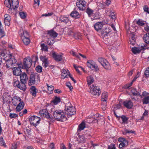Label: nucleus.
<instances>
[{
  "instance_id": "nucleus-63",
  "label": "nucleus",
  "mask_w": 149,
  "mask_h": 149,
  "mask_svg": "<svg viewBox=\"0 0 149 149\" xmlns=\"http://www.w3.org/2000/svg\"><path fill=\"white\" fill-rule=\"evenodd\" d=\"M17 148V145L16 143H14L12 144L11 149H16Z\"/></svg>"
},
{
  "instance_id": "nucleus-38",
  "label": "nucleus",
  "mask_w": 149,
  "mask_h": 149,
  "mask_svg": "<svg viewBox=\"0 0 149 149\" xmlns=\"http://www.w3.org/2000/svg\"><path fill=\"white\" fill-rule=\"evenodd\" d=\"M71 16L75 18H79L80 17L79 13L76 10H74L70 14Z\"/></svg>"
},
{
  "instance_id": "nucleus-25",
  "label": "nucleus",
  "mask_w": 149,
  "mask_h": 149,
  "mask_svg": "<svg viewBox=\"0 0 149 149\" xmlns=\"http://www.w3.org/2000/svg\"><path fill=\"white\" fill-rule=\"evenodd\" d=\"M47 32L48 35H49L51 37H53L54 38L57 37L58 35V34L56 32L52 29L48 31Z\"/></svg>"
},
{
  "instance_id": "nucleus-5",
  "label": "nucleus",
  "mask_w": 149,
  "mask_h": 149,
  "mask_svg": "<svg viewBox=\"0 0 149 149\" xmlns=\"http://www.w3.org/2000/svg\"><path fill=\"white\" fill-rule=\"evenodd\" d=\"M39 113L43 117H45L48 119L49 121L53 122L55 119L53 118H52L50 117L48 111L46 109H43L40 110Z\"/></svg>"
},
{
  "instance_id": "nucleus-57",
  "label": "nucleus",
  "mask_w": 149,
  "mask_h": 149,
  "mask_svg": "<svg viewBox=\"0 0 149 149\" xmlns=\"http://www.w3.org/2000/svg\"><path fill=\"white\" fill-rule=\"evenodd\" d=\"M143 10L145 12L149 14V8L147 5L144 6Z\"/></svg>"
},
{
  "instance_id": "nucleus-32",
  "label": "nucleus",
  "mask_w": 149,
  "mask_h": 149,
  "mask_svg": "<svg viewBox=\"0 0 149 149\" xmlns=\"http://www.w3.org/2000/svg\"><path fill=\"white\" fill-rule=\"evenodd\" d=\"M87 81L89 86L92 84L94 81V78L91 75L87 77Z\"/></svg>"
},
{
  "instance_id": "nucleus-33",
  "label": "nucleus",
  "mask_w": 149,
  "mask_h": 149,
  "mask_svg": "<svg viewBox=\"0 0 149 149\" xmlns=\"http://www.w3.org/2000/svg\"><path fill=\"white\" fill-rule=\"evenodd\" d=\"M96 64L92 60H89L87 62V65L88 67L91 69L93 68L94 65L95 66Z\"/></svg>"
},
{
  "instance_id": "nucleus-41",
  "label": "nucleus",
  "mask_w": 149,
  "mask_h": 149,
  "mask_svg": "<svg viewBox=\"0 0 149 149\" xmlns=\"http://www.w3.org/2000/svg\"><path fill=\"white\" fill-rule=\"evenodd\" d=\"M143 104H147L149 103V96L143 97L142 100Z\"/></svg>"
},
{
  "instance_id": "nucleus-6",
  "label": "nucleus",
  "mask_w": 149,
  "mask_h": 149,
  "mask_svg": "<svg viewBox=\"0 0 149 149\" xmlns=\"http://www.w3.org/2000/svg\"><path fill=\"white\" fill-rule=\"evenodd\" d=\"M29 120L31 125L36 127L39 124L40 118V117L33 116L29 118Z\"/></svg>"
},
{
  "instance_id": "nucleus-18",
  "label": "nucleus",
  "mask_w": 149,
  "mask_h": 149,
  "mask_svg": "<svg viewBox=\"0 0 149 149\" xmlns=\"http://www.w3.org/2000/svg\"><path fill=\"white\" fill-rule=\"evenodd\" d=\"M4 23L6 25L9 26L10 24V16L7 14L4 15Z\"/></svg>"
},
{
  "instance_id": "nucleus-52",
  "label": "nucleus",
  "mask_w": 149,
  "mask_h": 149,
  "mask_svg": "<svg viewBox=\"0 0 149 149\" xmlns=\"http://www.w3.org/2000/svg\"><path fill=\"white\" fill-rule=\"evenodd\" d=\"M137 24L140 26H143L145 24L143 21L141 19H139L137 22Z\"/></svg>"
},
{
  "instance_id": "nucleus-53",
  "label": "nucleus",
  "mask_w": 149,
  "mask_h": 149,
  "mask_svg": "<svg viewBox=\"0 0 149 149\" xmlns=\"http://www.w3.org/2000/svg\"><path fill=\"white\" fill-rule=\"evenodd\" d=\"M148 95H149V93L147 92L146 91H144L143 92L142 95L140 94V97H141V98H143V97H147Z\"/></svg>"
},
{
  "instance_id": "nucleus-36",
  "label": "nucleus",
  "mask_w": 149,
  "mask_h": 149,
  "mask_svg": "<svg viewBox=\"0 0 149 149\" xmlns=\"http://www.w3.org/2000/svg\"><path fill=\"white\" fill-rule=\"evenodd\" d=\"M144 42L147 44H149V33H146L143 36V38Z\"/></svg>"
},
{
  "instance_id": "nucleus-19",
  "label": "nucleus",
  "mask_w": 149,
  "mask_h": 149,
  "mask_svg": "<svg viewBox=\"0 0 149 149\" xmlns=\"http://www.w3.org/2000/svg\"><path fill=\"white\" fill-rule=\"evenodd\" d=\"M13 74L17 76L20 75L21 73V68L19 67L13 68Z\"/></svg>"
},
{
  "instance_id": "nucleus-61",
  "label": "nucleus",
  "mask_w": 149,
  "mask_h": 149,
  "mask_svg": "<svg viewBox=\"0 0 149 149\" xmlns=\"http://www.w3.org/2000/svg\"><path fill=\"white\" fill-rule=\"evenodd\" d=\"M114 108L116 110L117 109H119L121 107V105L120 104H115L114 106Z\"/></svg>"
},
{
  "instance_id": "nucleus-17",
  "label": "nucleus",
  "mask_w": 149,
  "mask_h": 149,
  "mask_svg": "<svg viewBox=\"0 0 149 149\" xmlns=\"http://www.w3.org/2000/svg\"><path fill=\"white\" fill-rule=\"evenodd\" d=\"M123 104L124 106L128 109L131 108L133 105V103L130 100L125 101Z\"/></svg>"
},
{
  "instance_id": "nucleus-39",
  "label": "nucleus",
  "mask_w": 149,
  "mask_h": 149,
  "mask_svg": "<svg viewBox=\"0 0 149 149\" xmlns=\"http://www.w3.org/2000/svg\"><path fill=\"white\" fill-rule=\"evenodd\" d=\"M65 31L69 36H72L74 35V32L72 28H67L65 29Z\"/></svg>"
},
{
  "instance_id": "nucleus-43",
  "label": "nucleus",
  "mask_w": 149,
  "mask_h": 149,
  "mask_svg": "<svg viewBox=\"0 0 149 149\" xmlns=\"http://www.w3.org/2000/svg\"><path fill=\"white\" fill-rule=\"evenodd\" d=\"M13 86L15 87H17L19 86V84L20 83L19 81L18 80L16 79H13Z\"/></svg>"
},
{
  "instance_id": "nucleus-50",
  "label": "nucleus",
  "mask_w": 149,
  "mask_h": 149,
  "mask_svg": "<svg viewBox=\"0 0 149 149\" xmlns=\"http://www.w3.org/2000/svg\"><path fill=\"white\" fill-rule=\"evenodd\" d=\"M47 86L48 88V91H49L51 93V92L54 90V87L52 85L49 86L48 84H47Z\"/></svg>"
},
{
  "instance_id": "nucleus-28",
  "label": "nucleus",
  "mask_w": 149,
  "mask_h": 149,
  "mask_svg": "<svg viewBox=\"0 0 149 149\" xmlns=\"http://www.w3.org/2000/svg\"><path fill=\"white\" fill-rule=\"evenodd\" d=\"M38 90L36 88L35 86H32L30 89V92L32 96L35 97L36 95V94Z\"/></svg>"
},
{
  "instance_id": "nucleus-54",
  "label": "nucleus",
  "mask_w": 149,
  "mask_h": 149,
  "mask_svg": "<svg viewBox=\"0 0 149 149\" xmlns=\"http://www.w3.org/2000/svg\"><path fill=\"white\" fill-rule=\"evenodd\" d=\"M19 14L20 17L22 19H24L26 17V14L23 12H20Z\"/></svg>"
},
{
  "instance_id": "nucleus-13",
  "label": "nucleus",
  "mask_w": 149,
  "mask_h": 149,
  "mask_svg": "<svg viewBox=\"0 0 149 149\" xmlns=\"http://www.w3.org/2000/svg\"><path fill=\"white\" fill-rule=\"evenodd\" d=\"M40 58L42 62V65L43 67L46 68L48 66L49 63L48 61V58L46 56H41Z\"/></svg>"
},
{
  "instance_id": "nucleus-22",
  "label": "nucleus",
  "mask_w": 149,
  "mask_h": 149,
  "mask_svg": "<svg viewBox=\"0 0 149 149\" xmlns=\"http://www.w3.org/2000/svg\"><path fill=\"white\" fill-rule=\"evenodd\" d=\"M102 22H97L94 25V27L97 31L100 30L102 28Z\"/></svg>"
},
{
  "instance_id": "nucleus-64",
  "label": "nucleus",
  "mask_w": 149,
  "mask_h": 149,
  "mask_svg": "<svg viewBox=\"0 0 149 149\" xmlns=\"http://www.w3.org/2000/svg\"><path fill=\"white\" fill-rule=\"evenodd\" d=\"M108 149H116L115 145H111L108 148Z\"/></svg>"
},
{
  "instance_id": "nucleus-51",
  "label": "nucleus",
  "mask_w": 149,
  "mask_h": 149,
  "mask_svg": "<svg viewBox=\"0 0 149 149\" xmlns=\"http://www.w3.org/2000/svg\"><path fill=\"white\" fill-rule=\"evenodd\" d=\"M85 134H84L83 135L85 136V137L86 138H89L90 136H91V132L89 131H86L85 132H84Z\"/></svg>"
},
{
  "instance_id": "nucleus-12",
  "label": "nucleus",
  "mask_w": 149,
  "mask_h": 149,
  "mask_svg": "<svg viewBox=\"0 0 149 149\" xmlns=\"http://www.w3.org/2000/svg\"><path fill=\"white\" fill-rule=\"evenodd\" d=\"M146 46L145 45L143 46L141 45V47L139 46L138 47H134L132 49V52L134 54H136L139 53L141 50L146 49Z\"/></svg>"
},
{
  "instance_id": "nucleus-31",
  "label": "nucleus",
  "mask_w": 149,
  "mask_h": 149,
  "mask_svg": "<svg viewBox=\"0 0 149 149\" xmlns=\"http://www.w3.org/2000/svg\"><path fill=\"white\" fill-rule=\"evenodd\" d=\"M4 3L5 6L9 8L8 9V11L10 13L12 9L10 0H5Z\"/></svg>"
},
{
  "instance_id": "nucleus-11",
  "label": "nucleus",
  "mask_w": 149,
  "mask_h": 149,
  "mask_svg": "<svg viewBox=\"0 0 149 149\" xmlns=\"http://www.w3.org/2000/svg\"><path fill=\"white\" fill-rule=\"evenodd\" d=\"M86 2L84 0H78L76 3V6L80 10H84L86 8Z\"/></svg>"
},
{
  "instance_id": "nucleus-37",
  "label": "nucleus",
  "mask_w": 149,
  "mask_h": 149,
  "mask_svg": "<svg viewBox=\"0 0 149 149\" xmlns=\"http://www.w3.org/2000/svg\"><path fill=\"white\" fill-rule=\"evenodd\" d=\"M131 92L132 95L134 96H139L141 93L136 88H133L131 90Z\"/></svg>"
},
{
  "instance_id": "nucleus-35",
  "label": "nucleus",
  "mask_w": 149,
  "mask_h": 149,
  "mask_svg": "<svg viewBox=\"0 0 149 149\" xmlns=\"http://www.w3.org/2000/svg\"><path fill=\"white\" fill-rule=\"evenodd\" d=\"M108 93L106 92H103L102 95L101 100L106 102L108 97Z\"/></svg>"
},
{
  "instance_id": "nucleus-23",
  "label": "nucleus",
  "mask_w": 149,
  "mask_h": 149,
  "mask_svg": "<svg viewBox=\"0 0 149 149\" xmlns=\"http://www.w3.org/2000/svg\"><path fill=\"white\" fill-rule=\"evenodd\" d=\"M3 100L5 102H9L11 99V97L10 95L7 93H4L3 95Z\"/></svg>"
},
{
  "instance_id": "nucleus-24",
  "label": "nucleus",
  "mask_w": 149,
  "mask_h": 149,
  "mask_svg": "<svg viewBox=\"0 0 149 149\" xmlns=\"http://www.w3.org/2000/svg\"><path fill=\"white\" fill-rule=\"evenodd\" d=\"M24 105V104L23 102H19V103L16 107L15 109L16 111L17 112L20 111L23 109Z\"/></svg>"
},
{
  "instance_id": "nucleus-7",
  "label": "nucleus",
  "mask_w": 149,
  "mask_h": 149,
  "mask_svg": "<svg viewBox=\"0 0 149 149\" xmlns=\"http://www.w3.org/2000/svg\"><path fill=\"white\" fill-rule=\"evenodd\" d=\"M39 79V77L38 75L32 73L30 76L28 84L30 86L34 85L36 82L38 81Z\"/></svg>"
},
{
  "instance_id": "nucleus-59",
  "label": "nucleus",
  "mask_w": 149,
  "mask_h": 149,
  "mask_svg": "<svg viewBox=\"0 0 149 149\" xmlns=\"http://www.w3.org/2000/svg\"><path fill=\"white\" fill-rule=\"evenodd\" d=\"M131 38L132 41L131 40H130V41H131L130 43L133 45L135 43V37L133 35H132Z\"/></svg>"
},
{
  "instance_id": "nucleus-8",
  "label": "nucleus",
  "mask_w": 149,
  "mask_h": 149,
  "mask_svg": "<svg viewBox=\"0 0 149 149\" xmlns=\"http://www.w3.org/2000/svg\"><path fill=\"white\" fill-rule=\"evenodd\" d=\"M98 61L105 69L107 70L110 69V64L105 59L102 57H100L98 58Z\"/></svg>"
},
{
  "instance_id": "nucleus-56",
  "label": "nucleus",
  "mask_w": 149,
  "mask_h": 149,
  "mask_svg": "<svg viewBox=\"0 0 149 149\" xmlns=\"http://www.w3.org/2000/svg\"><path fill=\"white\" fill-rule=\"evenodd\" d=\"M5 36V33L4 32L3 29L2 28H0V36L2 37Z\"/></svg>"
},
{
  "instance_id": "nucleus-46",
  "label": "nucleus",
  "mask_w": 149,
  "mask_h": 149,
  "mask_svg": "<svg viewBox=\"0 0 149 149\" xmlns=\"http://www.w3.org/2000/svg\"><path fill=\"white\" fill-rule=\"evenodd\" d=\"M41 49L47 52L48 47L44 44H41L40 45Z\"/></svg>"
},
{
  "instance_id": "nucleus-62",
  "label": "nucleus",
  "mask_w": 149,
  "mask_h": 149,
  "mask_svg": "<svg viewBox=\"0 0 149 149\" xmlns=\"http://www.w3.org/2000/svg\"><path fill=\"white\" fill-rule=\"evenodd\" d=\"M145 74L147 77H149V67L146 69L145 71Z\"/></svg>"
},
{
  "instance_id": "nucleus-44",
  "label": "nucleus",
  "mask_w": 149,
  "mask_h": 149,
  "mask_svg": "<svg viewBox=\"0 0 149 149\" xmlns=\"http://www.w3.org/2000/svg\"><path fill=\"white\" fill-rule=\"evenodd\" d=\"M86 139V137L83 135L82 136H79L78 141L81 143L84 142L85 141V139Z\"/></svg>"
},
{
  "instance_id": "nucleus-1",
  "label": "nucleus",
  "mask_w": 149,
  "mask_h": 149,
  "mask_svg": "<svg viewBox=\"0 0 149 149\" xmlns=\"http://www.w3.org/2000/svg\"><path fill=\"white\" fill-rule=\"evenodd\" d=\"M53 115L57 121H63L67 119L63 111L60 110H55L53 113Z\"/></svg>"
},
{
  "instance_id": "nucleus-29",
  "label": "nucleus",
  "mask_w": 149,
  "mask_h": 149,
  "mask_svg": "<svg viewBox=\"0 0 149 149\" xmlns=\"http://www.w3.org/2000/svg\"><path fill=\"white\" fill-rule=\"evenodd\" d=\"M86 127V125L85 122L84 121H82L78 126L77 129L78 132H80L83 130Z\"/></svg>"
},
{
  "instance_id": "nucleus-14",
  "label": "nucleus",
  "mask_w": 149,
  "mask_h": 149,
  "mask_svg": "<svg viewBox=\"0 0 149 149\" xmlns=\"http://www.w3.org/2000/svg\"><path fill=\"white\" fill-rule=\"evenodd\" d=\"M20 80L21 82L26 83L29 77L25 72H23L20 75Z\"/></svg>"
},
{
  "instance_id": "nucleus-4",
  "label": "nucleus",
  "mask_w": 149,
  "mask_h": 149,
  "mask_svg": "<svg viewBox=\"0 0 149 149\" xmlns=\"http://www.w3.org/2000/svg\"><path fill=\"white\" fill-rule=\"evenodd\" d=\"M65 114L68 116H71L75 114L76 113V109L74 107L71 105L68 106L67 104L65 105Z\"/></svg>"
},
{
  "instance_id": "nucleus-47",
  "label": "nucleus",
  "mask_w": 149,
  "mask_h": 149,
  "mask_svg": "<svg viewBox=\"0 0 149 149\" xmlns=\"http://www.w3.org/2000/svg\"><path fill=\"white\" fill-rule=\"evenodd\" d=\"M93 10L89 8H87L86 10V12L87 13L89 17H90L91 15L93 13Z\"/></svg>"
},
{
  "instance_id": "nucleus-45",
  "label": "nucleus",
  "mask_w": 149,
  "mask_h": 149,
  "mask_svg": "<svg viewBox=\"0 0 149 149\" xmlns=\"http://www.w3.org/2000/svg\"><path fill=\"white\" fill-rule=\"evenodd\" d=\"M6 51H5L1 52V56L4 57H4H6V58H8V57H10V56L11 55V54H10L6 53Z\"/></svg>"
},
{
  "instance_id": "nucleus-15",
  "label": "nucleus",
  "mask_w": 149,
  "mask_h": 149,
  "mask_svg": "<svg viewBox=\"0 0 149 149\" xmlns=\"http://www.w3.org/2000/svg\"><path fill=\"white\" fill-rule=\"evenodd\" d=\"M53 58L56 61H60L62 60V55L61 54H58L56 52H54L52 54Z\"/></svg>"
},
{
  "instance_id": "nucleus-58",
  "label": "nucleus",
  "mask_w": 149,
  "mask_h": 149,
  "mask_svg": "<svg viewBox=\"0 0 149 149\" xmlns=\"http://www.w3.org/2000/svg\"><path fill=\"white\" fill-rule=\"evenodd\" d=\"M17 116V114L15 113H10L9 114V117L11 118H15Z\"/></svg>"
},
{
  "instance_id": "nucleus-26",
  "label": "nucleus",
  "mask_w": 149,
  "mask_h": 149,
  "mask_svg": "<svg viewBox=\"0 0 149 149\" xmlns=\"http://www.w3.org/2000/svg\"><path fill=\"white\" fill-rule=\"evenodd\" d=\"M107 39V41L109 43L110 45H112L114 42H115L116 40V39L115 38V37L114 36H111L109 37L106 38V39Z\"/></svg>"
},
{
  "instance_id": "nucleus-42",
  "label": "nucleus",
  "mask_w": 149,
  "mask_h": 149,
  "mask_svg": "<svg viewBox=\"0 0 149 149\" xmlns=\"http://www.w3.org/2000/svg\"><path fill=\"white\" fill-rule=\"evenodd\" d=\"M120 118L122 120V123L127 124L128 118L125 116H121Z\"/></svg>"
},
{
  "instance_id": "nucleus-2",
  "label": "nucleus",
  "mask_w": 149,
  "mask_h": 149,
  "mask_svg": "<svg viewBox=\"0 0 149 149\" xmlns=\"http://www.w3.org/2000/svg\"><path fill=\"white\" fill-rule=\"evenodd\" d=\"M3 59L6 61V66L8 68H13L17 62V60L15 58L14 56L11 54L10 57L8 58L6 57L3 58Z\"/></svg>"
},
{
  "instance_id": "nucleus-21",
  "label": "nucleus",
  "mask_w": 149,
  "mask_h": 149,
  "mask_svg": "<svg viewBox=\"0 0 149 149\" xmlns=\"http://www.w3.org/2000/svg\"><path fill=\"white\" fill-rule=\"evenodd\" d=\"M20 102H22L21 99L19 97L16 96L13 97L12 100V102L15 106L18 104Z\"/></svg>"
},
{
  "instance_id": "nucleus-20",
  "label": "nucleus",
  "mask_w": 149,
  "mask_h": 149,
  "mask_svg": "<svg viewBox=\"0 0 149 149\" xmlns=\"http://www.w3.org/2000/svg\"><path fill=\"white\" fill-rule=\"evenodd\" d=\"M19 2L18 0H11V5L12 9L15 10L18 7Z\"/></svg>"
},
{
  "instance_id": "nucleus-34",
  "label": "nucleus",
  "mask_w": 149,
  "mask_h": 149,
  "mask_svg": "<svg viewBox=\"0 0 149 149\" xmlns=\"http://www.w3.org/2000/svg\"><path fill=\"white\" fill-rule=\"evenodd\" d=\"M26 83L25 82H22L21 81L19 84L18 88L23 91L25 90L26 89L25 85Z\"/></svg>"
},
{
  "instance_id": "nucleus-9",
  "label": "nucleus",
  "mask_w": 149,
  "mask_h": 149,
  "mask_svg": "<svg viewBox=\"0 0 149 149\" xmlns=\"http://www.w3.org/2000/svg\"><path fill=\"white\" fill-rule=\"evenodd\" d=\"M101 92L100 88L94 85H93L90 87V92L93 95H97L98 96Z\"/></svg>"
},
{
  "instance_id": "nucleus-3",
  "label": "nucleus",
  "mask_w": 149,
  "mask_h": 149,
  "mask_svg": "<svg viewBox=\"0 0 149 149\" xmlns=\"http://www.w3.org/2000/svg\"><path fill=\"white\" fill-rule=\"evenodd\" d=\"M19 33V35L22 37L24 43L26 45H28L30 42L28 33L26 31H24L23 30H20Z\"/></svg>"
},
{
  "instance_id": "nucleus-10",
  "label": "nucleus",
  "mask_w": 149,
  "mask_h": 149,
  "mask_svg": "<svg viewBox=\"0 0 149 149\" xmlns=\"http://www.w3.org/2000/svg\"><path fill=\"white\" fill-rule=\"evenodd\" d=\"M32 61L29 57H27L24 59L23 68L27 69L31 66Z\"/></svg>"
},
{
  "instance_id": "nucleus-30",
  "label": "nucleus",
  "mask_w": 149,
  "mask_h": 149,
  "mask_svg": "<svg viewBox=\"0 0 149 149\" xmlns=\"http://www.w3.org/2000/svg\"><path fill=\"white\" fill-rule=\"evenodd\" d=\"M61 72V78L63 79L67 78L68 74H69V72H68L65 69H63Z\"/></svg>"
},
{
  "instance_id": "nucleus-27",
  "label": "nucleus",
  "mask_w": 149,
  "mask_h": 149,
  "mask_svg": "<svg viewBox=\"0 0 149 149\" xmlns=\"http://www.w3.org/2000/svg\"><path fill=\"white\" fill-rule=\"evenodd\" d=\"M61 99L59 97L55 96L54 97L53 100L51 102L54 105H56L61 101Z\"/></svg>"
},
{
  "instance_id": "nucleus-60",
  "label": "nucleus",
  "mask_w": 149,
  "mask_h": 149,
  "mask_svg": "<svg viewBox=\"0 0 149 149\" xmlns=\"http://www.w3.org/2000/svg\"><path fill=\"white\" fill-rule=\"evenodd\" d=\"M135 132L132 131H129L127 130H126L125 131L123 132V134L125 135L127 133H134Z\"/></svg>"
},
{
  "instance_id": "nucleus-55",
  "label": "nucleus",
  "mask_w": 149,
  "mask_h": 149,
  "mask_svg": "<svg viewBox=\"0 0 149 149\" xmlns=\"http://www.w3.org/2000/svg\"><path fill=\"white\" fill-rule=\"evenodd\" d=\"M127 142L126 141H124L121 142L119 144V146L120 148H122L123 147L125 146L126 144H127Z\"/></svg>"
},
{
  "instance_id": "nucleus-49",
  "label": "nucleus",
  "mask_w": 149,
  "mask_h": 149,
  "mask_svg": "<svg viewBox=\"0 0 149 149\" xmlns=\"http://www.w3.org/2000/svg\"><path fill=\"white\" fill-rule=\"evenodd\" d=\"M36 70L37 72L40 73L42 72V67L40 65H38L36 67Z\"/></svg>"
},
{
  "instance_id": "nucleus-16",
  "label": "nucleus",
  "mask_w": 149,
  "mask_h": 149,
  "mask_svg": "<svg viewBox=\"0 0 149 149\" xmlns=\"http://www.w3.org/2000/svg\"><path fill=\"white\" fill-rule=\"evenodd\" d=\"M111 31L110 30L109 28H106L104 31H102L101 32V33L102 35H103L104 36V38L105 39H106L107 37L108 36H110V33H111Z\"/></svg>"
},
{
  "instance_id": "nucleus-40",
  "label": "nucleus",
  "mask_w": 149,
  "mask_h": 149,
  "mask_svg": "<svg viewBox=\"0 0 149 149\" xmlns=\"http://www.w3.org/2000/svg\"><path fill=\"white\" fill-rule=\"evenodd\" d=\"M60 20L61 22L67 23L69 21V19L67 17L64 16H61L60 18Z\"/></svg>"
},
{
  "instance_id": "nucleus-48",
  "label": "nucleus",
  "mask_w": 149,
  "mask_h": 149,
  "mask_svg": "<svg viewBox=\"0 0 149 149\" xmlns=\"http://www.w3.org/2000/svg\"><path fill=\"white\" fill-rule=\"evenodd\" d=\"M0 145L6 147V146L2 137L0 138Z\"/></svg>"
}]
</instances>
